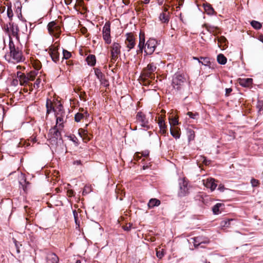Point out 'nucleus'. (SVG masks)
<instances>
[{"label":"nucleus","instance_id":"f257e3e1","mask_svg":"<svg viewBox=\"0 0 263 263\" xmlns=\"http://www.w3.org/2000/svg\"><path fill=\"white\" fill-rule=\"evenodd\" d=\"M9 49L10 55L15 62L19 63L24 61V58L22 50L18 47L15 46L10 34H9Z\"/></svg>","mask_w":263,"mask_h":263},{"label":"nucleus","instance_id":"f03ea898","mask_svg":"<svg viewBox=\"0 0 263 263\" xmlns=\"http://www.w3.org/2000/svg\"><path fill=\"white\" fill-rule=\"evenodd\" d=\"M186 81V78L184 73L176 72L172 79V85L176 90H180Z\"/></svg>","mask_w":263,"mask_h":263},{"label":"nucleus","instance_id":"7ed1b4c3","mask_svg":"<svg viewBox=\"0 0 263 263\" xmlns=\"http://www.w3.org/2000/svg\"><path fill=\"white\" fill-rule=\"evenodd\" d=\"M62 129L57 127V126H55L49 130L48 137L51 143H57L58 139L61 140L62 139L60 132Z\"/></svg>","mask_w":263,"mask_h":263},{"label":"nucleus","instance_id":"20e7f679","mask_svg":"<svg viewBox=\"0 0 263 263\" xmlns=\"http://www.w3.org/2000/svg\"><path fill=\"white\" fill-rule=\"evenodd\" d=\"M58 111H55L56 117V125L57 127L60 129H63V118L65 116V112L63 109V106L60 104L57 107Z\"/></svg>","mask_w":263,"mask_h":263},{"label":"nucleus","instance_id":"39448f33","mask_svg":"<svg viewBox=\"0 0 263 263\" xmlns=\"http://www.w3.org/2000/svg\"><path fill=\"white\" fill-rule=\"evenodd\" d=\"M157 69L156 65L154 63L148 64L146 67L144 68L142 76L144 79H152V74Z\"/></svg>","mask_w":263,"mask_h":263},{"label":"nucleus","instance_id":"423d86ee","mask_svg":"<svg viewBox=\"0 0 263 263\" xmlns=\"http://www.w3.org/2000/svg\"><path fill=\"white\" fill-rule=\"evenodd\" d=\"M103 38L105 43L109 44L111 43V40L110 37V24L109 22H106L102 30Z\"/></svg>","mask_w":263,"mask_h":263},{"label":"nucleus","instance_id":"0eeeda50","mask_svg":"<svg viewBox=\"0 0 263 263\" xmlns=\"http://www.w3.org/2000/svg\"><path fill=\"white\" fill-rule=\"evenodd\" d=\"M157 41L154 39H149L146 42L145 46L147 48L144 50L146 55H151L155 51L157 46Z\"/></svg>","mask_w":263,"mask_h":263},{"label":"nucleus","instance_id":"6e6552de","mask_svg":"<svg viewBox=\"0 0 263 263\" xmlns=\"http://www.w3.org/2000/svg\"><path fill=\"white\" fill-rule=\"evenodd\" d=\"M179 191L178 192V196L183 197L185 196L188 192L187 184L188 182L185 178H183L179 180Z\"/></svg>","mask_w":263,"mask_h":263},{"label":"nucleus","instance_id":"1a4fd4ad","mask_svg":"<svg viewBox=\"0 0 263 263\" xmlns=\"http://www.w3.org/2000/svg\"><path fill=\"white\" fill-rule=\"evenodd\" d=\"M95 74L97 78L99 80L102 85L105 87L109 86V84L108 81L105 78V75L102 72L100 69L97 68H95Z\"/></svg>","mask_w":263,"mask_h":263},{"label":"nucleus","instance_id":"9d476101","mask_svg":"<svg viewBox=\"0 0 263 263\" xmlns=\"http://www.w3.org/2000/svg\"><path fill=\"white\" fill-rule=\"evenodd\" d=\"M136 120L140 122L141 126L146 127L147 129L149 128V126L148 125V121L146 118V116L142 112H138L136 115Z\"/></svg>","mask_w":263,"mask_h":263},{"label":"nucleus","instance_id":"9b49d317","mask_svg":"<svg viewBox=\"0 0 263 263\" xmlns=\"http://www.w3.org/2000/svg\"><path fill=\"white\" fill-rule=\"evenodd\" d=\"M126 36L125 44H126L127 48H128V51H129L135 46V39L132 33H126Z\"/></svg>","mask_w":263,"mask_h":263},{"label":"nucleus","instance_id":"f8f14e48","mask_svg":"<svg viewBox=\"0 0 263 263\" xmlns=\"http://www.w3.org/2000/svg\"><path fill=\"white\" fill-rule=\"evenodd\" d=\"M48 53L49 54L52 60L57 63L59 61L60 53L58 52V48L57 47H50L48 49Z\"/></svg>","mask_w":263,"mask_h":263},{"label":"nucleus","instance_id":"ddd939ff","mask_svg":"<svg viewBox=\"0 0 263 263\" xmlns=\"http://www.w3.org/2000/svg\"><path fill=\"white\" fill-rule=\"evenodd\" d=\"M47 28L48 32L51 35L53 34L55 32L56 33H59L60 32V27L55 21L49 22L47 25Z\"/></svg>","mask_w":263,"mask_h":263},{"label":"nucleus","instance_id":"4468645a","mask_svg":"<svg viewBox=\"0 0 263 263\" xmlns=\"http://www.w3.org/2000/svg\"><path fill=\"white\" fill-rule=\"evenodd\" d=\"M9 26H10V29L12 35L14 36L17 41H20V37L18 35V32L20 31L18 25L14 23L10 22L9 23Z\"/></svg>","mask_w":263,"mask_h":263},{"label":"nucleus","instance_id":"2eb2a0df","mask_svg":"<svg viewBox=\"0 0 263 263\" xmlns=\"http://www.w3.org/2000/svg\"><path fill=\"white\" fill-rule=\"evenodd\" d=\"M203 182L205 186L210 189L212 191H214L217 186L215 180L213 178H208L206 180H203Z\"/></svg>","mask_w":263,"mask_h":263},{"label":"nucleus","instance_id":"dca6fc26","mask_svg":"<svg viewBox=\"0 0 263 263\" xmlns=\"http://www.w3.org/2000/svg\"><path fill=\"white\" fill-rule=\"evenodd\" d=\"M193 239V244L195 248L201 245L202 243H209L210 241L207 238H204L201 236L194 237Z\"/></svg>","mask_w":263,"mask_h":263},{"label":"nucleus","instance_id":"f3484780","mask_svg":"<svg viewBox=\"0 0 263 263\" xmlns=\"http://www.w3.org/2000/svg\"><path fill=\"white\" fill-rule=\"evenodd\" d=\"M158 125L160 128V132L162 135H165L166 133V125L165 124L164 117L160 116L159 117Z\"/></svg>","mask_w":263,"mask_h":263},{"label":"nucleus","instance_id":"a211bd4d","mask_svg":"<svg viewBox=\"0 0 263 263\" xmlns=\"http://www.w3.org/2000/svg\"><path fill=\"white\" fill-rule=\"evenodd\" d=\"M46 260L47 263H59V259L55 253L49 252L47 254Z\"/></svg>","mask_w":263,"mask_h":263},{"label":"nucleus","instance_id":"6ab92c4d","mask_svg":"<svg viewBox=\"0 0 263 263\" xmlns=\"http://www.w3.org/2000/svg\"><path fill=\"white\" fill-rule=\"evenodd\" d=\"M17 77L21 85H25L28 84V78L24 73L20 71L17 72Z\"/></svg>","mask_w":263,"mask_h":263},{"label":"nucleus","instance_id":"aec40b11","mask_svg":"<svg viewBox=\"0 0 263 263\" xmlns=\"http://www.w3.org/2000/svg\"><path fill=\"white\" fill-rule=\"evenodd\" d=\"M19 183L24 191L27 190V187L30 184L29 182L27 181L24 175L23 174H21L19 177Z\"/></svg>","mask_w":263,"mask_h":263},{"label":"nucleus","instance_id":"412c9836","mask_svg":"<svg viewBox=\"0 0 263 263\" xmlns=\"http://www.w3.org/2000/svg\"><path fill=\"white\" fill-rule=\"evenodd\" d=\"M224 205L223 203H218L213 206L212 211L214 214H220L224 210Z\"/></svg>","mask_w":263,"mask_h":263},{"label":"nucleus","instance_id":"4be33fe9","mask_svg":"<svg viewBox=\"0 0 263 263\" xmlns=\"http://www.w3.org/2000/svg\"><path fill=\"white\" fill-rule=\"evenodd\" d=\"M253 79L251 78L242 79L240 80V85L244 87H249L252 86Z\"/></svg>","mask_w":263,"mask_h":263},{"label":"nucleus","instance_id":"5701e85b","mask_svg":"<svg viewBox=\"0 0 263 263\" xmlns=\"http://www.w3.org/2000/svg\"><path fill=\"white\" fill-rule=\"evenodd\" d=\"M160 201L156 198H152L149 200L148 203V206L149 209L154 208L155 206H158L160 204Z\"/></svg>","mask_w":263,"mask_h":263},{"label":"nucleus","instance_id":"b1692460","mask_svg":"<svg viewBox=\"0 0 263 263\" xmlns=\"http://www.w3.org/2000/svg\"><path fill=\"white\" fill-rule=\"evenodd\" d=\"M159 21L163 23H168L169 22L168 13L162 12L160 14L159 16Z\"/></svg>","mask_w":263,"mask_h":263},{"label":"nucleus","instance_id":"393cba45","mask_svg":"<svg viewBox=\"0 0 263 263\" xmlns=\"http://www.w3.org/2000/svg\"><path fill=\"white\" fill-rule=\"evenodd\" d=\"M111 52H113L118 55H120L121 53L120 48L121 46L118 43H114L112 46L111 47Z\"/></svg>","mask_w":263,"mask_h":263},{"label":"nucleus","instance_id":"a878e982","mask_svg":"<svg viewBox=\"0 0 263 263\" xmlns=\"http://www.w3.org/2000/svg\"><path fill=\"white\" fill-rule=\"evenodd\" d=\"M86 61L87 62L88 65L93 66L95 65L96 63V57L93 54H89L87 58H86Z\"/></svg>","mask_w":263,"mask_h":263},{"label":"nucleus","instance_id":"bb28decb","mask_svg":"<svg viewBox=\"0 0 263 263\" xmlns=\"http://www.w3.org/2000/svg\"><path fill=\"white\" fill-rule=\"evenodd\" d=\"M140 39L139 43L138 44L139 50L137 51V54L139 53H142L143 52V48L144 47V42L145 40L144 38H142L141 36V33L140 34Z\"/></svg>","mask_w":263,"mask_h":263},{"label":"nucleus","instance_id":"cd10ccee","mask_svg":"<svg viewBox=\"0 0 263 263\" xmlns=\"http://www.w3.org/2000/svg\"><path fill=\"white\" fill-rule=\"evenodd\" d=\"M217 60L219 64L221 65H224L227 61V59L222 54H219L217 55Z\"/></svg>","mask_w":263,"mask_h":263},{"label":"nucleus","instance_id":"c85d7f7f","mask_svg":"<svg viewBox=\"0 0 263 263\" xmlns=\"http://www.w3.org/2000/svg\"><path fill=\"white\" fill-rule=\"evenodd\" d=\"M200 59L202 60V62H201V63L205 66H208L210 68L211 67V63L210 61V59L208 58H203V57H200Z\"/></svg>","mask_w":263,"mask_h":263},{"label":"nucleus","instance_id":"c756f323","mask_svg":"<svg viewBox=\"0 0 263 263\" xmlns=\"http://www.w3.org/2000/svg\"><path fill=\"white\" fill-rule=\"evenodd\" d=\"M208 30L209 32L213 33L214 35L220 33L219 29L217 27L210 26Z\"/></svg>","mask_w":263,"mask_h":263},{"label":"nucleus","instance_id":"7c9ffc66","mask_svg":"<svg viewBox=\"0 0 263 263\" xmlns=\"http://www.w3.org/2000/svg\"><path fill=\"white\" fill-rule=\"evenodd\" d=\"M250 24L253 28L257 30L260 29L262 27L261 24L256 21H252Z\"/></svg>","mask_w":263,"mask_h":263},{"label":"nucleus","instance_id":"2f4dec72","mask_svg":"<svg viewBox=\"0 0 263 263\" xmlns=\"http://www.w3.org/2000/svg\"><path fill=\"white\" fill-rule=\"evenodd\" d=\"M204 9L205 11L209 14H212L214 12V10L211 5L206 4L204 5Z\"/></svg>","mask_w":263,"mask_h":263},{"label":"nucleus","instance_id":"473e14b6","mask_svg":"<svg viewBox=\"0 0 263 263\" xmlns=\"http://www.w3.org/2000/svg\"><path fill=\"white\" fill-rule=\"evenodd\" d=\"M7 14V16L9 18L10 22H12V17L13 16V13L11 8V6H8Z\"/></svg>","mask_w":263,"mask_h":263},{"label":"nucleus","instance_id":"72a5a7b5","mask_svg":"<svg viewBox=\"0 0 263 263\" xmlns=\"http://www.w3.org/2000/svg\"><path fill=\"white\" fill-rule=\"evenodd\" d=\"M36 74L37 72L36 71H31L28 73L27 75V77L28 78V81H33Z\"/></svg>","mask_w":263,"mask_h":263},{"label":"nucleus","instance_id":"f704fd0d","mask_svg":"<svg viewBox=\"0 0 263 263\" xmlns=\"http://www.w3.org/2000/svg\"><path fill=\"white\" fill-rule=\"evenodd\" d=\"M171 134L175 139H178L180 138V134L178 130H174L171 128Z\"/></svg>","mask_w":263,"mask_h":263},{"label":"nucleus","instance_id":"c9c22d12","mask_svg":"<svg viewBox=\"0 0 263 263\" xmlns=\"http://www.w3.org/2000/svg\"><path fill=\"white\" fill-rule=\"evenodd\" d=\"M15 7H16L15 13L16 14H18L20 13V16H22L21 4L20 3H17L15 4Z\"/></svg>","mask_w":263,"mask_h":263},{"label":"nucleus","instance_id":"e433bc0d","mask_svg":"<svg viewBox=\"0 0 263 263\" xmlns=\"http://www.w3.org/2000/svg\"><path fill=\"white\" fill-rule=\"evenodd\" d=\"M73 214L74 216V219L75 221V223L76 225L78 226V227L80 226V221H79V215L76 210L73 211Z\"/></svg>","mask_w":263,"mask_h":263},{"label":"nucleus","instance_id":"4c0bfd02","mask_svg":"<svg viewBox=\"0 0 263 263\" xmlns=\"http://www.w3.org/2000/svg\"><path fill=\"white\" fill-rule=\"evenodd\" d=\"M84 118L83 114L78 112L76 114L74 117L75 121L77 122H80Z\"/></svg>","mask_w":263,"mask_h":263},{"label":"nucleus","instance_id":"58836bf2","mask_svg":"<svg viewBox=\"0 0 263 263\" xmlns=\"http://www.w3.org/2000/svg\"><path fill=\"white\" fill-rule=\"evenodd\" d=\"M78 133L81 137H85V136H87L88 132L86 129L80 128L78 130Z\"/></svg>","mask_w":263,"mask_h":263},{"label":"nucleus","instance_id":"ea45409f","mask_svg":"<svg viewBox=\"0 0 263 263\" xmlns=\"http://www.w3.org/2000/svg\"><path fill=\"white\" fill-rule=\"evenodd\" d=\"M46 108H47V114H49L50 111L53 110L55 112V111H58L57 110H55L54 108L52 107V104L50 103V104L48 102V101L46 103Z\"/></svg>","mask_w":263,"mask_h":263},{"label":"nucleus","instance_id":"a19ab883","mask_svg":"<svg viewBox=\"0 0 263 263\" xmlns=\"http://www.w3.org/2000/svg\"><path fill=\"white\" fill-rule=\"evenodd\" d=\"M91 191V186L89 185H85L84 187L82 194L83 195H85L88 193H89Z\"/></svg>","mask_w":263,"mask_h":263},{"label":"nucleus","instance_id":"79ce46f5","mask_svg":"<svg viewBox=\"0 0 263 263\" xmlns=\"http://www.w3.org/2000/svg\"><path fill=\"white\" fill-rule=\"evenodd\" d=\"M188 134V139L189 141L192 140L194 139L195 137V133L194 131L192 129H189L187 131Z\"/></svg>","mask_w":263,"mask_h":263},{"label":"nucleus","instance_id":"37998d69","mask_svg":"<svg viewBox=\"0 0 263 263\" xmlns=\"http://www.w3.org/2000/svg\"><path fill=\"white\" fill-rule=\"evenodd\" d=\"M63 58L66 60L69 59L71 56V53L65 49L63 50Z\"/></svg>","mask_w":263,"mask_h":263},{"label":"nucleus","instance_id":"c03bdc74","mask_svg":"<svg viewBox=\"0 0 263 263\" xmlns=\"http://www.w3.org/2000/svg\"><path fill=\"white\" fill-rule=\"evenodd\" d=\"M187 115H188L191 118L195 119L197 117L199 116V114L198 112H192L191 111H189L187 112Z\"/></svg>","mask_w":263,"mask_h":263},{"label":"nucleus","instance_id":"a18cd8bd","mask_svg":"<svg viewBox=\"0 0 263 263\" xmlns=\"http://www.w3.org/2000/svg\"><path fill=\"white\" fill-rule=\"evenodd\" d=\"M68 138L71 141L76 143L77 145L79 144V140L74 135L69 136Z\"/></svg>","mask_w":263,"mask_h":263},{"label":"nucleus","instance_id":"49530a36","mask_svg":"<svg viewBox=\"0 0 263 263\" xmlns=\"http://www.w3.org/2000/svg\"><path fill=\"white\" fill-rule=\"evenodd\" d=\"M170 123L171 126L172 125L175 126L176 125H178L179 123H178V120L177 118H173L172 119H171L170 120Z\"/></svg>","mask_w":263,"mask_h":263},{"label":"nucleus","instance_id":"de8ad7c7","mask_svg":"<svg viewBox=\"0 0 263 263\" xmlns=\"http://www.w3.org/2000/svg\"><path fill=\"white\" fill-rule=\"evenodd\" d=\"M118 55H119L117 54H114V53L111 52V62L112 63H115V62L117 61Z\"/></svg>","mask_w":263,"mask_h":263},{"label":"nucleus","instance_id":"09e8293b","mask_svg":"<svg viewBox=\"0 0 263 263\" xmlns=\"http://www.w3.org/2000/svg\"><path fill=\"white\" fill-rule=\"evenodd\" d=\"M41 82V80L40 78H38L36 80L35 82H34L33 84V87L37 89L40 87V84Z\"/></svg>","mask_w":263,"mask_h":263},{"label":"nucleus","instance_id":"8fccbe9b","mask_svg":"<svg viewBox=\"0 0 263 263\" xmlns=\"http://www.w3.org/2000/svg\"><path fill=\"white\" fill-rule=\"evenodd\" d=\"M156 256L158 258L161 259L164 256V253L163 251H157Z\"/></svg>","mask_w":263,"mask_h":263},{"label":"nucleus","instance_id":"3c124183","mask_svg":"<svg viewBox=\"0 0 263 263\" xmlns=\"http://www.w3.org/2000/svg\"><path fill=\"white\" fill-rule=\"evenodd\" d=\"M132 224L130 223L127 224L126 226H123L124 230L126 231H129L131 229Z\"/></svg>","mask_w":263,"mask_h":263},{"label":"nucleus","instance_id":"603ef678","mask_svg":"<svg viewBox=\"0 0 263 263\" xmlns=\"http://www.w3.org/2000/svg\"><path fill=\"white\" fill-rule=\"evenodd\" d=\"M251 184L253 186H257L259 184V181L256 179H252L251 180Z\"/></svg>","mask_w":263,"mask_h":263},{"label":"nucleus","instance_id":"864d4df0","mask_svg":"<svg viewBox=\"0 0 263 263\" xmlns=\"http://www.w3.org/2000/svg\"><path fill=\"white\" fill-rule=\"evenodd\" d=\"M67 195L70 197L74 196V191L71 189L68 190H67Z\"/></svg>","mask_w":263,"mask_h":263},{"label":"nucleus","instance_id":"5fc2aeb1","mask_svg":"<svg viewBox=\"0 0 263 263\" xmlns=\"http://www.w3.org/2000/svg\"><path fill=\"white\" fill-rule=\"evenodd\" d=\"M225 189V187L224 185L222 184H220L219 185L218 190L220 191V192H223Z\"/></svg>","mask_w":263,"mask_h":263},{"label":"nucleus","instance_id":"6e6d98bb","mask_svg":"<svg viewBox=\"0 0 263 263\" xmlns=\"http://www.w3.org/2000/svg\"><path fill=\"white\" fill-rule=\"evenodd\" d=\"M72 163H73V165H82V164L81 161L80 160H77L73 161Z\"/></svg>","mask_w":263,"mask_h":263},{"label":"nucleus","instance_id":"4d7b16f0","mask_svg":"<svg viewBox=\"0 0 263 263\" xmlns=\"http://www.w3.org/2000/svg\"><path fill=\"white\" fill-rule=\"evenodd\" d=\"M232 220V219H228L227 221H224L223 222H224V224L223 226L228 227L230 224V222Z\"/></svg>","mask_w":263,"mask_h":263},{"label":"nucleus","instance_id":"13d9d810","mask_svg":"<svg viewBox=\"0 0 263 263\" xmlns=\"http://www.w3.org/2000/svg\"><path fill=\"white\" fill-rule=\"evenodd\" d=\"M232 88H226V96H228L229 94L232 92Z\"/></svg>","mask_w":263,"mask_h":263},{"label":"nucleus","instance_id":"bf43d9fd","mask_svg":"<svg viewBox=\"0 0 263 263\" xmlns=\"http://www.w3.org/2000/svg\"><path fill=\"white\" fill-rule=\"evenodd\" d=\"M148 155H149V152L148 151H145L142 152V155L144 157H146L147 156H148Z\"/></svg>","mask_w":263,"mask_h":263},{"label":"nucleus","instance_id":"052dcab7","mask_svg":"<svg viewBox=\"0 0 263 263\" xmlns=\"http://www.w3.org/2000/svg\"><path fill=\"white\" fill-rule=\"evenodd\" d=\"M4 29H5V31L6 32L8 33L9 32L10 29V26H9V24L6 25V26L5 27Z\"/></svg>","mask_w":263,"mask_h":263},{"label":"nucleus","instance_id":"680f3d73","mask_svg":"<svg viewBox=\"0 0 263 263\" xmlns=\"http://www.w3.org/2000/svg\"><path fill=\"white\" fill-rule=\"evenodd\" d=\"M12 85L14 86H16L18 84V80L17 79H13L12 82Z\"/></svg>","mask_w":263,"mask_h":263},{"label":"nucleus","instance_id":"e2e57ef3","mask_svg":"<svg viewBox=\"0 0 263 263\" xmlns=\"http://www.w3.org/2000/svg\"><path fill=\"white\" fill-rule=\"evenodd\" d=\"M122 2L124 5H128L130 3V1L129 0H122Z\"/></svg>","mask_w":263,"mask_h":263},{"label":"nucleus","instance_id":"0e129e2a","mask_svg":"<svg viewBox=\"0 0 263 263\" xmlns=\"http://www.w3.org/2000/svg\"><path fill=\"white\" fill-rule=\"evenodd\" d=\"M5 10V6H1L0 8V10L1 11V12L3 13L4 12Z\"/></svg>","mask_w":263,"mask_h":263},{"label":"nucleus","instance_id":"69168bd1","mask_svg":"<svg viewBox=\"0 0 263 263\" xmlns=\"http://www.w3.org/2000/svg\"><path fill=\"white\" fill-rule=\"evenodd\" d=\"M163 2H164V0H158V3L159 5H162Z\"/></svg>","mask_w":263,"mask_h":263},{"label":"nucleus","instance_id":"338daca9","mask_svg":"<svg viewBox=\"0 0 263 263\" xmlns=\"http://www.w3.org/2000/svg\"><path fill=\"white\" fill-rule=\"evenodd\" d=\"M65 4L67 5H68L70 4L71 3V0H65Z\"/></svg>","mask_w":263,"mask_h":263},{"label":"nucleus","instance_id":"774afa93","mask_svg":"<svg viewBox=\"0 0 263 263\" xmlns=\"http://www.w3.org/2000/svg\"><path fill=\"white\" fill-rule=\"evenodd\" d=\"M149 2H150V0H144L143 3L145 4H147L149 3Z\"/></svg>","mask_w":263,"mask_h":263}]
</instances>
